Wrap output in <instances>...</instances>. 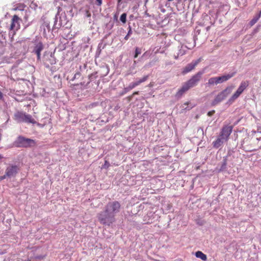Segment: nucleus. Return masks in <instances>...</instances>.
<instances>
[{
    "instance_id": "nucleus-1",
    "label": "nucleus",
    "mask_w": 261,
    "mask_h": 261,
    "mask_svg": "<svg viewBox=\"0 0 261 261\" xmlns=\"http://www.w3.org/2000/svg\"><path fill=\"white\" fill-rule=\"evenodd\" d=\"M120 207V203L117 201L109 202L105 212L98 214L99 221L103 225L110 226L115 221V215L119 212Z\"/></svg>"
},
{
    "instance_id": "nucleus-2",
    "label": "nucleus",
    "mask_w": 261,
    "mask_h": 261,
    "mask_svg": "<svg viewBox=\"0 0 261 261\" xmlns=\"http://www.w3.org/2000/svg\"><path fill=\"white\" fill-rule=\"evenodd\" d=\"M202 74V72L199 71L196 74L193 75L191 79L185 83L181 88L178 90L176 96L177 97H180L190 88L196 86L200 81Z\"/></svg>"
},
{
    "instance_id": "nucleus-3",
    "label": "nucleus",
    "mask_w": 261,
    "mask_h": 261,
    "mask_svg": "<svg viewBox=\"0 0 261 261\" xmlns=\"http://www.w3.org/2000/svg\"><path fill=\"white\" fill-rule=\"evenodd\" d=\"M233 88V86H228L224 90L220 92L212 102V105L213 106H216L225 99L231 93Z\"/></svg>"
},
{
    "instance_id": "nucleus-4",
    "label": "nucleus",
    "mask_w": 261,
    "mask_h": 261,
    "mask_svg": "<svg viewBox=\"0 0 261 261\" xmlns=\"http://www.w3.org/2000/svg\"><path fill=\"white\" fill-rule=\"evenodd\" d=\"M249 81H243L241 82L239 88L237 91L232 94L231 97L228 99V102L232 103L237 99L244 92V91L248 87Z\"/></svg>"
},
{
    "instance_id": "nucleus-5",
    "label": "nucleus",
    "mask_w": 261,
    "mask_h": 261,
    "mask_svg": "<svg viewBox=\"0 0 261 261\" xmlns=\"http://www.w3.org/2000/svg\"><path fill=\"white\" fill-rule=\"evenodd\" d=\"M33 140L27 138L23 136H18L13 143V145L16 147L27 148L31 146Z\"/></svg>"
},
{
    "instance_id": "nucleus-6",
    "label": "nucleus",
    "mask_w": 261,
    "mask_h": 261,
    "mask_svg": "<svg viewBox=\"0 0 261 261\" xmlns=\"http://www.w3.org/2000/svg\"><path fill=\"white\" fill-rule=\"evenodd\" d=\"M15 119L19 122L32 123L31 115H26L25 113L17 112L15 114Z\"/></svg>"
},
{
    "instance_id": "nucleus-7",
    "label": "nucleus",
    "mask_w": 261,
    "mask_h": 261,
    "mask_svg": "<svg viewBox=\"0 0 261 261\" xmlns=\"http://www.w3.org/2000/svg\"><path fill=\"white\" fill-rule=\"evenodd\" d=\"M232 128L233 127L231 125L224 126L220 133L219 136L224 139L225 141H227L232 133Z\"/></svg>"
},
{
    "instance_id": "nucleus-8",
    "label": "nucleus",
    "mask_w": 261,
    "mask_h": 261,
    "mask_svg": "<svg viewBox=\"0 0 261 261\" xmlns=\"http://www.w3.org/2000/svg\"><path fill=\"white\" fill-rule=\"evenodd\" d=\"M201 61V59L199 58L192 62L187 64L182 69V74H186L187 73L193 70L195 67L198 64V63Z\"/></svg>"
},
{
    "instance_id": "nucleus-9",
    "label": "nucleus",
    "mask_w": 261,
    "mask_h": 261,
    "mask_svg": "<svg viewBox=\"0 0 261 261\" xmlns=\"http://www.w3.org/2000/svg\"><path fill=\"white\" fill-rule=\"evenodd\" d=\"M19 20V18L17 15H15L13 16L9 28L10 31H13V34L15 33V31H17L19 29L20 25Z\"/></svg>"
},
{
    "instance_id": "nucleus-10",
    "label": "nucleus",
    "mask_w": 261,
    "mask_h": 261,
    "mask_svg": "<svg viewBox=\"0 0 261 261\" xmlns=\"http://www.w3.org/2000/svg\"><path fill=\"white\" fill-rule=\"evenodd\" d=\"M18 168L17 166H11L7 168L5 172L8 177L15 176L18 172Z\"/></svg>"
},
{
    "instance_id": "nucleus-11",
    "label": "nucleus",
    "mask_w": 261,
    "mask_h": 261,
    "mask_svg": "<svg viewBox=\"0 0 261 261\" xmlns=\"http://www.w3.org/2000/svg\"><path fill=\"white\" fill-rule=\"evenodd\" d=\"M35 53L37 56V60H40V52L43 50L44 47L41 42H38L35 44Z\"/></svg>"
},
{
    "instance_id": "nucleus-12",
    "label": "nucleus",
    "mask_w": 261,
    "mask_h": 261,
    "mask_svg": "<svg viewBox=\"0 0 261 261\" xmlns=\"http://www.w3.org/2000/svg\"><path fill=\"white\" fill-rule=\"evenodd\" d=\"M234 75V73H232L231 74H228L227 75H222L221 76L217 77V83L220 84L224 82H226L229 80L230 78L233 77Z\"/></svg>"
},
{
    "instance_id": "nucleus-13",
    "label": "nucleus",
    "mask_w": 261,
    "mask_h": 261,
    "mask_svg": "<svg viewBox=\"0 0 261 261\" xmlns=\"http://www.w3.org/2000/svg\"><path fill=\"white\" fill-rule=\"evenodd\" d=\"M224 142H226L225 140L219 136L218 138L213 142V147L215 148H218Z\"/></svg>"
},
{
    "instance_id": "nucleus-14",
    "label": "nucleus",
    "mask_w": 261,
    "mask_h": 261,
    "mask_svg": "<svg viewBox=\"0 0 261 261\" xmlns=\"http://www.w3.org/2000/svg\"><path fill=\"white\" fill-rule=\"evenodd\" d=\"M50 59L48 60L45 56L44 55L43 57V62L44 64L46 65V67H48L49 66V65H53L55 63V59L51 57V55H50Z\"/></svg>"
},
{
    "instance_id": "nucleus-15",
    "label": "nucleus",
    "mask_w": 261,
    "mask_h": 261,
    "mask_svg": "<svg viewBox=\"0 0 261 261\" xmlns=\"http://www.w3.org/2000/svg\"><path fill=\"white\" fill-rule=\"evenodd\" d=\"M195 256L197 258H199L203 261H206L207 259L206 255L200 251H197L195 253Z\"/></svg>"
},
{
    "instance_id": "nucleus-16",
    "label": "nucleus",
    "mask_w": 261,
    "mask_h": 261,
    "mask_svg": "<svg viewBox=\"0 0 261 261\" xmlns=\"http://www.w3.org/2000/svg\"><path fill=\"white\" fill-rule=\"evenodd\" d=\"M217 82L218 81H217V77H211L208 80L207 84L209 85H213L214 84H218V83H217Z\"/></svg>"
},
{
    "instance_id": "nucleus-17",
    "label": "nucleus",
    "mask_w": 261,
    "mask_h": 261,
    "mask_svg": "<svg viewBox=\"0 0 261 261\" xmlns=\"http://www.w3.org/2000/svg\"><path fill=\"white\" fill-rule=\"evenodd\" d=\"M148 77V75L144 76L143 78L139 79V80L135 82V84H136V86L139 85L142 83L146 81Z\"/></svg>"
},
{
    "instance_id": "nucleus-18",
    "label": "nucleus",
    "mask_w": 261,
    "mask_h": 261,
    "mask_svg": "<svg viewBox=\"0 0 261 261\" xmlns=\"http://www.w3.org/2000/svg\"><path fill=\"white\" fill-rule=\"evenodd\" d=\"M259 18L257 16L254 17L249 22L250 26H253L258 21Z\"/></svg>"
},
{
    "instance_id": "nucleus-19",
    "label": "nucleus",
    "mask_w": 261,
    "mask_h": 261,
    "mask_svg": "<svg viewBox=\"0 0 261 261\" xmlns=\"http://www.w3.org/2000/svg\"><path fill=\"white\" fill-rule=\"evenodd\" d=\"M141 53V49L138 47H136L135 49V54L134 55V58H136L138 57L139 55H140Z\"/></svg>"
},
{
    "instance_id": "nucleus-20",
    "label": "nucleus",
    "mask_w": 261,
    "mask_h": 261,
    "mask_svg": "<svg viewBox=\"0 0 261 261\" xmlns=\"http://www.w3.org/2000/svg\"><path fill=\"white\" fill-rule=\"evenodd\" d=\"M120 19L123 23H125L126 21V14L125 13L121 14Z\"/></svg>"
},
{
    "instance_id": "nucleus-21",
    "label": "nucleus",
    "mask_w": 261,
    "mask_h": 261,
    "mask_svg": "<svg viewBox=\"0 0 261 261\" xmlns=\"http://www.w3.org/2000/svg\"><path fill=\"white\" fill-rule=\"evenodd\" d=\"M136 87V84H135V82L130 83L129 86L126 88L128 90H130L131 89H133L135 87Z\"/></svg>"
},
{
    "instance_id": "nucleus-22",
    "label": "nucleus",
    "mask_w": 261,
    "mask_h": 261,
    "mask_svg": "<svg viewBox=\"0 0 261 261\" xmlns=\"http://www.w3.org/2000/svg\"><path fill=\"white\" fill-rule=\"evenodd\" d=\"M132 29H131V28L129 27V31L128 32V33L125 36V37H124V39L125 40H128V39L129 38V36L130 34H132Z\"/></svg>"
},
{
    "instance_id": "nucleus-23",
    "label": "nucleus",
    "mask_w": 261,
    "mask_h": 261,
    "mask_svg": "<svg viewBox=\"0 0 261 261\" xmlns=\"http://www.w3.org/2000/svg\"><path fill=\"white\" fill-rule=\"evenodd\" d=\"M110 166V163L108 161H105V164L103 165V168H108Z\"/></svg>"
},
{
    "instance_id": "nucleus-24",
    "label": "nucleus",
    "mask_w": 261,
    "mask_h": 261,
    "mask_svg": "<svg viewBox=\"0 0 261 261\" xmlns=\"http://www.w3.org/2000/svg\"><path fill=\"white\" fill-rule=\"evenodd\" d=\"M6 177H7V175H6V174L5 173L4 175L0 176V181L4 180Z\"/></svg>"
},
{
    "instance_id": "nucleus-25",
    "label": "nucleus",
    "mask_w": 261,
    "mask_h": 261,
    "mask_svg": "<svg viewBox=\"0 0 261 261\" xmlns=\"http://www.w3.org/2000/svg\"><path fill=\"white\" fill-rule=\"evenodd\" d=\"M215 111L214 110L210 111L208 112L207 115L208 116H212L215 113Z\"/></svg>"
},
{
    "instance_id": "nucleus-26",
    "label": "nucleus",
    "mask_w": 261,
    "mask_h": 261,
    "mask_svg": "<svg viewBox=\"0 0 261 261\" xmlns=\"http://www.w3.org/2000/svg\"><path fill=\"white\" fill-rule=\"evenodd\" d=\"M97 5L98 6H101L102 4V0H96Z\"/></svg>"
},
{
    "instance_id": "nucleus-27",
    "label": "nucleus",
    "mask_w": 261,
    "mask_h": 261,
    "mask_svg": "<svg viewBox=\"0 0 261 261\" xmlns=\"http://www.w3.org/2000/svg\"><path fill=\"white\" fill-rule=\"evenodd\" d=\"M44 256H36L35 257V259H42L43 258Z\"/></svg>"
},
{
    "instance_id": "nucleus-28",
    "label": "nucleus",
    "mask_w": 261,
    "mask_h": 261,
    "mask_svg": "<svg viewBox=\"0 0 261 261\" xmlns=\"http://www.w3.org/2000/svg\"><path fill=\"white\" fill-rule=\"evenodd\" d=\"M3 97V93L0 91V99H2Z\"/></svg>"
},
{
    "instance_id": "nucleus-29",
    "label": "nucleus",
    "mask_w": 261,
    "mask_h": 261,
    "mask_svg": "<svg viewBox=\"0 0 261 261\" xmlns=\"http://www.w3.org/2000/svg\"><path fill=\"white\" fill-rule=\"evenodd\" d=\"M138 94H139V92L136 91V92H134V93L133 94V95H138Z\"/></svg>"
},
{
    "instance_id": "nucleus-30",
    "label": "nucleus",
    "mask_w": 261,
    "mask_h": 261,
    "mask_svg": "<svg viewBox=\"0 0 261 261\" xmlns=\"http://www.w3.org/2000/svg\"><path fill=\"white\" fill-rule=\"evenodd\" d=\"M257 16L260 18L261 17V10L260 11L259 14H258Z\"/></svg>"
},
{
    "instance_id": "nucleus-31",
    "label": "nucleus",
    "mask_w": 261,
    "mask_h": 261,
    "mask_svg": "<svg viewBox=\"0 0 261 261\" xmlns=\"http://www.w3.org/2000/svg\"><path fill=\"white\" fill-rule=\"evenodd\" d=\"M184 54V53H181V52H180V53H178V55H180L182 56V55H183Z\"/></svg>"
},
{
    "instance_id": "nucleus-32",
    "label": "nucleus",
    "mask_w": 261,
    "mask_h": 261,
    "mask_svg": "<svg viewBox=\"0 0 261 261\" xmlns=\"http://www.w3.org/2000/svg\"><path fill=\"white\" fill-rule=\"evenodd\" d=\"M3 158L2 156L0 155V160Z\"/></svg>"
},
{
    "instance_id": "nucleus-33",
    "label": "nucleus",
    "mask_w": 261,
    "mask_h": 261,
    "mask_svg": "<svg viewBox=\"0 0 261 261\" xmlns=\"http://www.w3.org/2000/svg\"><path fill=\"white\" fill-rule=\"evenodd\" d=\"M169 2L172 1L173 0H168Z\"/></svg>"
},
{
    "instance_id": "nucleus-34",
    "label": "nucleus",
    "mask_w": 261,
    "mask_h": 261,
    "mask_svg": "<svg viewBox=\"0 0 261 261\" xmlns=\"http://www.w3.org/2000/svg\"><path fill=\"white\" fill-rule=\"evenodd\" d=\"M121 0H118V2L120 3Z\"/></svg>"
}]
</instances>
